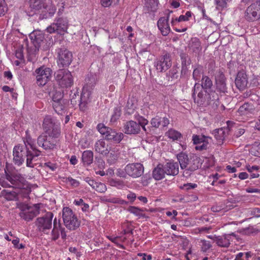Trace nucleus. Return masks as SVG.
<instances>
[{"label": "nucleus", "mask_w": 260, "mask_h": 260, "mask_svg": "<svg viewBox=\"0 0 260 260\" xmlns=\"http://www.w3.org/2000/svg\"><path fill=\"white\" fill-rule=\"evenodd\" d=\"M17 207L21 211L20 216L25 220L30 221L39 213L40 204L29 206L24 203H19L17 204Z\"/></svg>", "instance_id": "nucleus-6"}, {"label": "nucleus", "mask_w": 260, "mask_h": 260, "mask_svg": "<svg viewBox=\"0 0 260 260\" xmlns=\"http://www.w3.org/2000/svg\"><path fill=\"white\" fill-rule=\"evenodd\" d=\"M100 133L104 136V139L119 144L124 138V134L117 132L115 129L105 126L103 123H99L96 127Z\"/></svg>", "instance_id": "nucleus-5"}, {"label": "nucleus", "mask_w": 260, "mask_h": 260, "mask_svg": "<svg viewBox=\"0 0 260 260\" xmlns=\"http://www.w3.org/2000/svg\"><path fill=\"white\" fill-rule=\"evenodd\" d=\"M31 43L28 45L27 53L29 57L34 56L38 52L42 43L44 41V36L42 34H32L30 36ZM29 60V58H28Z\"/></svg>", "instance_id": "nucleus-12"}, {"label": "nucleus", "mask_w": 260, "mask_h": 260, "mask_svg": "<svg viewBox=\"0 0 260 260\" xmlns=\"http://www.w3.org/2000/svg\"><path fill=\"white\" fill-rule=\"evenodd\" d=\"M191 16V13L190 11H187L186 12L184 15H180L179 18H176L175 19H172L171 21V23L172 25H175V23L176 22H181V21H187L189 19V18Z\"/></svg>", "instance_id": "nucleus-44"}, {"label": "nucleus", "mask_w": 260, "mask_h": 260, "mask_svg": "<svg viewBox=\"0 0 260 260\" xmlns=\"http://www.w3.org/2000/svg\"><path fill=\"white\" fill-rule=\"evenodd\" d=\"M60 226L58 225V227H54L52 231V239L53 240H57L59 236V232L60 230L59 229Z\"/></svg>", "instance_id": "nucleus-57"}, {"label": "nucleus", "mask_w": 260, "mask_h": 260, "mask_svg": "<svg viewBox=\"0 0 260 260\" xmlns=\"http://www.w3.org/2000/svg\"><path fill=\"white\" fill-rule=\"evenodd\" d=\"M128 211L131 213L139 217H141L145 215V211L144 210L135 207H130L128 208Z\"/></svg>", "instance_id": "nucleus-51"}, {"label": "nucleus", "mask_w": 260, "mask_h": 260, "mask_svg": "<svg viewBox=\"0 0 260 260\" xmlns=\"http://www.w3.org/2000/svg\"><path fill=\"white\" fill-rule=\"evenodd\" d=\"M197 186L195 183H185L183 186H180L179 187L182 189L189 190L190 189L194 188Z\"/></svg>", "instance_id": "nucleus-60"}, {"label": "nucleus", "mask_w": 260, "mask_h": 260, "mask_svg": "<svg viewBox=\"0 0 260 260\" xmlns=\"http://www.w3.org/2000/svg\"><path fill=\"white\" fill-rule=\"evenodd\" d=\"M167 175H176L179 172V167L177 162H169L165 167Z\"/></svg>", "instance_id": "nucleus-31"}, {"label": "nucleus", "mask_w": 260, "mask_h": 260, "mask_svg": "<svg viewBox=\"0 0 260 260\" xmlns=\"http://www.w3.org/2000/svg\"><path fill=\"white\" fill-rule=\"evenodd\" d=\"M110 185L115 186L118 189H121L125 186L122 180H110Z\"/></svg>", "instance_id": "nucleus-53"}, {"label": "nucleus", "mask_w": 260, "mask_h": 260, "mask_svg": "<svg viewBox=\"0 0 260 260\" xmlns=\"http://www.w3.org/2000/svg\"><path fill=\"white\" fill-rule=\"evenodd\" d=\"M70 100L71 104L73 106L76 105L78 102H79L78 105L79 106L80 103V95L79 94L78 92H74V93L72 92L70 95Z\"/></svg>", "instance_id": "nucleus-48"}, {"label": "nucleus", "mask_w": 260, "mask_h": 260, "mask_svg": "<svg viewBox=\"0 0 260 260\" xmlns=\"http://www.w3.org/2000/svg\"><path fill=\"white\" fill-rule=\"evenodd\" d=\"M121 115V110L119 108H115L113 110V113L111 116V122H114L119 119Z\"/></svg>", "instance_id": "nucleus-54"}, {"label": "nucleus", "mask_w": 260, "mask_h": 260, "mask_svg": "<svg viewBox=\"0 0 260 260\" xmlns=\"http://www.w3.org/2000/svg\"><path fill=\"white\" fill-rule=\"evenodd\" d=\"M235 83L240 90H243L247 87L248 83V76L244 71H240L237 73Z\"/></svg>", "instance_id": "nucleus-23"}, {"label": "nucleus", "mask_w": 260, "mask_h": 260, "mask_svg": "<svg viewBox=\"0 0 260 260\" xmlns=\"http://www.w3.org/2000/svg\"><path fill=\"white\" fill-rule=\"evenodd\" d=\"M54 76L57 83L62 88L71 87L73 84V77L68 70L60 69L55 73Z\"/></svg>", "instance_id": "nucleus-8"}, {"label": "nucleus", "mask_w": 260, "mask_h": 260, "mask_svg": "<svg viewBox=\"0 0 260 260\" xmlns=\"http://www.w3.org/2000/svg\"><path fill=\"white\" fill-rule=\"evenodd\" d=\"M211 138L202 135H193L192 138L194 144L199 145L202 144V146H196L195 147V149L199 151L207 149L209 144V140Z\"/></svg>", "instance_id": "nucleus-21"}, {"label": "nucleus", "mask_w": 260, "mask_h": 260, "mask_svg": "<svg viewBox=\"0 0 260 260\" xmlns=\"http://www.w3.org/2000/svg\"><path fill=\"white\" fill-rule=\"evenodd\" d=\"M189 48L193 52L199 54L202 50L201 42L199 39L197 38L191 39L189 45Z\"/></svg>", "instance_id": "nucleus-34"}, {"label": "nucleus", "mask_w": 260, "mask_h": 260, "mask_svg": "<svg viewBox=\"0 0 260 260\" xmlns=\"http://www.w3.org/2000/svg\"><path fill=\"white\" fill-rule=\"evenodd\" d=\"M82 161L84 166H89L93 160V153L91 150L84 151L82 155Z\"/></svg>", "instance_id": "nucleus-32"}, {"label": "nucleus", "mask_w": 260, "mask_h": 260, "mask_svg": "<svg viewBox=\"0 0 260 260\" xmlns=\"http://www.w3.org/2000/svg\"><path fill=\"white\" fill-rule=\"evenodd\" d=\"M157 26L164 36H167L170 31V27L165 17H161L157 21Z\"/></svg>", "instance_id": "nucleus-28"}, {"label": "nucleus", "mask_w": 260, "mask_h": 260, "mask_svg": "<svg viewBox=\"0 0 260 260\" xmlns=\"http://www.w3.org/2000/svg\"><path fill=\"white\" fill-rule=\"evenodd\" d=\"M181 66H189L191 64V59L188 55L184 53L180 54Z\"/></svg>", "instance_id": "nucleus-50"}, {"label": "nucleus", "mask_w": 260, "mask_h": 260, "mask_svg": "<svg viewBox=\"0 0 260 260\" xmlns=\"http://www.w3.org/2000/svg\"><path fill=\"white\" fill-rule=\"evenodd\" d=\"M53 214L51 212L47 213L45 217L39 218L37 219V225L40 231L46 233L47 230L51 228Z\"/></svg>", "instance_id": "nucleus-20"}, {"label": "nucleus", "mask_w": 260, "mask_h": 260, "mask_svg": "<svg viewBox=\"0 0 260 260\" xmlns=\"http://www.w3.org/2000/svg\"><path fill=\"white\" fill-rule=\"evenodd\" d=\"M41 152L36 148V146H31V150L27 147V157L26 159V166L29 167H33L32 160L36 161V157L41 155Z\"/></svg>", "instance_id": "nucleus-25"}, {"label": "nucleus", "mask_w": 260, "mask_h": 260, "mask_svg": "<svg viewBox=\"0 0 260 260\" xmlns=\"http://www.w3.org/2000/svg\"><path fill=\"white\" fill-rule=\"evenodd\" d=\"M57 51L58 65L62 68L68 67L73 60L72 52L65 48H58Z\"/></svg>", "instance_id": "nucleus-15"}, {"label": "nucleus", "mask_w": 260, "mask_h": 260, "mask_svg": "<svg viewBox=\"0 0 260 260\" xmlns=\"http://www.w3.org/2000/svg\"><path fill=\"white\" fill-rule=\"evenodd\" d=\"M15 56L16 58L23 60L24 59L23 48L22 47H18L15 51Z\"/></svg>", "instance_id": "nucleus-59"}, {"label": "nucleus", "mask_w": 260, "mask_h": 260, "mask_svg": "<svg viewBox=\"0 0 260 260\" xmlns=\"http://www.w3.org/2000/svg\"><path fill=\"white\" fill-rule=\"evenodd\" d=\"M215 242L219 247H228L234 239H237L236 235L232 233L215 237Z\"/></svg>", "instance_id": "nucleus-22"}, {"label": "nucleus", "mask_w": 260, "mask_h": 260, "mask_svg": "<svg viewBox=\"0 0 260 260\" xmlns=\"http://www.w3.org/2000/svg\"><path fill=\"white\" fill-rule=\"evenodd\" d=\"M44 2L42 0H30L29 6L25 10L27 15L29 17L38 16L44 6Z\"/></svg>", "instance_id": "nucleus-19"}, {"label": "nucleus", "mask_w": 260, "mask_h": 260, "mask_svg": "<svg viewBox=\"0 0 260 260\" xmlns=\"http://www.w3.org/2000/svg\"><path fill=\"white\" fill-rule=\"evenodd\" d=\"M44 134L49 135L52 137L59 138L61 134L60 122L50 115L45 116L42 123Z\"/></svg>", "instance_id": "nucleus-3"}, {"label": "nucleus", "mask_w": 260, "mask_h": 260, "mask_svg": "<svg viewBox=\"0 0 260 260\" xmlns=\"http://www.w3.org/2000/svg\"><path fill=\"white\" fill-rule=\"evenodd\" d=\"M245 17L249 21H254L260 18V0L252 4L247 8Z\"/></svg>", "instance_id": "nucleus-16"}, {"label": "nucleus", "mask_w": 260, "mask_h": 260, "mask_svg": "<svg viewBox=\"0 0 260 260\" xmlns=\"http://www.w3.org/2000/svg\"><path fill=\"white\" fill-rule=\"evenodd\" d=\"M8 8L4 0H0V17L4 16L7 12Z\"/></svg>", "instance_id": "nucleus-56"}, {"label": "nucleus", "mask_w": 260, "mask_h": 260, "mask_svg": "<svg viewBox=\"0 0 260 260\" xmlns=\"http://www.w3.org/2000/svg\"><path fill=\"white\" fill-rule=\"evenodd\" d=\"M172 66L171 55L170 53L166 52L161 55L159 59L155 62L154 66L156 69L160 72H165Z\"/></svg>", "instance_id": "nucleus-17"}, {"label": "nucleus", "mask_w": 260, "mask_h": 260, "mask_svg": "<svg viewBox=\"0 0 260 260\" xmlns=\"http://www.w3.org/2000/svg\"><path fill=\"white\" fill-rule=\"evenodd\" d=\"M192 96L194 103L198 106H209L213 110H215L219 105L217 94L215 91L208 92L207 90H203L198 83H196L194 85Z\"/></svg>", "instance_id": "nucleus-1"}, {"label": "nucleus", "mask_w": 260, "mask_h": 260, "mask_svg": "<svg viewBox=\"0 0 260 260\" xmlns=\"http://www.w3.org/2000/svg\"><path fill=\"white\" fill-rule=\"evenodd\" d=\"M218 10H222L226 7L228 0H214Z\"/></svg>", "instance_id": "nucleus-55"}, {"label": "nucleus", "mask_w": 260, "mask_h": 260, "mask_svg": "<svg viewBox=\"0 0 260 260\" xmlns=\"http://www.w3.org/2000/svg\"><path fill=\"white\" fill-rule=\"evenodd\" d=\"M203 73V67L198 66L197 68L194 69L192 77L195 80H199L201 77V74Z\"/></svg>", "instance_id": "nucleus-52"}, {"label": "nucleus", "mask_w": 260, "mask_h": 260, "mask_svg": "<svg viewBox=\"0 0 260 260\" xmlns=\"http://www.w3.org/2000/svg\"><path fill=\"white\" fill-rule=\"evenodd\" d=\"M50 94L52 98L53 103L65 100L63 99V94L62 90H54L50 93Z\"/></svg>", "instance_id": "nucleus-41"}, {"label": "nucleus", "mask_w": 260, "mask_h": 260, "mask_svg": "<svg viewBox=\"0 0 260 260\" xmlns=\"http://www.w3.org/2000/svg\"><path fill=\"white\" fill-rule=\"evenodd\" d=\"M13 155L15 165L21 166L24 162L25 157H27V147L21 144L15 146L13 148Z\"/></svg>", "instance_id": "nucleus-13"}, {"label": "nucleus", "mask_w": 260, "mask_h": 260, "mask_svg": "<svg viewBox=\"0 0 260 260\" xmlns=\"http://www.w3.org/2000/svg\"><path fill=\"white\" fill-rule=\"evenodd\" d=\"M147 10L151 12H156L158 9V0H149L147 2Z\"/></svg>", "instance_id": "nucleus-47"}, {"label": "nucleus", "mask_w": 260, "mask_h": 260, "mask_svg": "<svg viewBox=\"0 0 260 260\" xmlns=\"http://www.w3.org/2000/svg\"><path fill=\"white\" fill-rule=\"evenodd\" d=\"M62 218L64 225L71 230H74L80 225V222L77 218L75 216L72 210L68 207L63 208Z\"/></svg>", "instance_id": "nucleus-10"}, {"label": "nucleus", "mask_w": 260, "mask_h": 260, "mask_svg": "<svg viewBox=\"0 0 260 260\" xmlns=\"http://www.w3.org/2000/svg\"><path fill=\"white\" fill-rule=\"evenodd\" d=\"M66 100L52 103L54 110L57 114L62 115L66 111Z\"/></svg>", "instance_id": "nucleus-35"}, {"label": "nucleus", "mask_w": 260, "mask_h": 260, "mask_svg": "<svg viewBox=\"0 0 260 260\" xmlns=\"http://www.w3.org/2000/svg\"><path fill=\"white\" fill-rule=\"evenodd\" d=\"M203 90H207L211 89L213 86V83L211 79L207 76H203L200 85Z\"/></svg>", "instance_id": "nucleus-40"}, {"label": "nucleus", "mask_w": 260, "mask_h": 260, "mask_svg": "<svg viewBox=\"0 0 260 260\" xmlns=\"http://www.w3.org/2000/svg\"><path fill=\"white\" fill-rule=\"evenodd\" d=\"M17 198V195L15 192H7L5 194V199L8 201H13L16 200Z\"/></svg>", "instance_id": "nucleus-61"}, {"label": "nucleus", "mask_w": 260, "mask_h": 260, "mask_svg": "<svg viewBox=\"0 0 260 260\" xmlns=\"http://www.w3.org/2000/svg\"><path fill=\"white\" fill-rule=\"evenodd\" d=\"M113 2V0H100L101 5L104 7H110Z\"/></svg>", "instance_id": "nucleus-63"}, {"label": "nucleus", "mask_w": 260, "mask_h": 260, "mask_svg": "<svg viewBox=\"0 0 260 260\" xmlns=\"http://www.w3.org/2000/svg\"><path fill=\"white\" fill-rule=\"evenodd\" d=\"M68 22L66 18L59 17L56 18L53 23L48 26L46 31L49 34L56 32L60 35H63L67 31Z\"/></svg>", "instance_id": "nucleus-11"}, {"label": "nucleus", "mask_w": 260, "mask_h": 260, "mask_svg": "<svg viewBox=\"0 0 260 260\" xmlns=\"http://www.w3.org/2000/svg\"><path fill=\"white\" fill-rule=\"evenodd\" d=\"M161 164H158L153 171V177L154 179H163L165 177L166 172Z\"/></svg>", "instance_id": "nucleus-36"}, {"label": "nucleus", "mask_w": 260, "mask_h": 260, "mask_svg": "<svg viewBox=\"0 0 260 260\" xmlns=\"http://www.w3.org/2000/svg\"><path fill=\"white\" fill-rule=\"evenodd\" d=\"M185 257L186 260H196L195 258H193L194 256L192 254L191 248L189 249V250L187 251Z\"/></svg>", "instance_id": "nucleus-64"}, {"label": "nucleus", "mask_w": 260, "mask_h": 260, "mask_svg": "<svg viewBox=\"0 0 260 260\" xmlns=\"http://www.w3.org/2000/svg\"><path fill=\"white\" fill-rule=\"evenodd\" d=\"M161 122V118L156 116L151 119V124L153 127H158L160 125Z\"/></svg>", "instance_id": "nucleus-58"}, {"label": "nucleus", "mask_w": 260, "mask_h": 260, "mask_svg": "<svg viewBox=\"0 0 260 260\" xmlns=\"http://www.w3.org/2000/svg\"><path fill=\"white\" fill-rule=\"evenodd\" d=\"M215 81L217 89L220 92H225L226 91V78L221 71H219L215 76Z\"/></svg>", "instance_id": "nucleus-26"}, {"label": "nucleus", "mask_w": 260, "mask_h": 260, "mask_svg": "<svg viewBox=\"0 0 260 260\" xmlns=\"http://www.w3.org/2000/svg\"><path fill=\"white\" fill-rule=\"evenodd\" d=\"M137 107V101L134 98H129L125 107V114L131 115L135 112Z\"/></svg>", "instance_id": "nucleus-33"}, {"label": "nucleus", "mask_w": 260, "mask_h": 260, "mask_svg": "<svg viewBox=\"0 0 260 260\" xmlns=\"http://www.w3.org/2000/svg\"><path fill=\"white\" fill-rule=\"evenodd\" d=\"M125 170L129 176L138 178L144 173V168L140 163H133L127 165L125 167Z\"/></svg>", "instance_id": "nucleus-18"}, {"label": "nucleus", "mask_w": 260, "mask_h": 260, "mask_svg": "<svg viewBox=\"0 0 260 260\" xmlns=\"http://www.w3.org/2000/svg\"><path fill=\"white\" fill-rule=\"evenodd\" d=\"M138 120L139 122L138 124H140V127L141 126L142 128L145 131H146V129L145 128V119L142 116H139V117L138 118Z\"/></svg>", "instance_id": "nucleus-62"}, {"label": "nucleus", "mask_w": 260, "mask_h": 260, "mask_svg": "<svg viewBox=\"0 0 260 260\" xmlns=\"http://www.w3.org/2000/svg\"><path fill=\"white\" fill-rule=\"evenodd\" d=\"M166 135L173 140H177L180 138L181 135L177 131L174 129H170L168 132L166 133Z\"/></svg>", "instance_id": "nucleus-46"}, {"label": "nucleus", "mask_w": 260, "mask_h": 260, "mask_svg": "<svg viewBox=\"0 0 260 260\" xmlns=\"http://www.w3.org/2000/svg\"><path fill=\"white\" fill-rule=\"evenodd\" d=\"M140 131V124L133 120L125 122L123 126V132L127 135L138 134Z\"/></svg>", "instance_id": "nucleus-24"}, {"label": "nucleus", "mask_w": 260, "mask_h": 260, "mask_svg": "<svg viewBox=\"0 0 260 260\" xmlns=\"http://www.w3.org/2000/svg\"><path fill=\"white\" fill-rule=\"evenodd\" d=\"M211 210L213 212L224 213L228 211L229 209L224 204L221 203L212 207Z\"/></svg>", "instance_id": "nucleus-45"}, {"label": "nucleus", "mask_w": 260, "mask_h": 260, "mask_svg": "<svg viewBox=\"0 0 260 260\" xmlns=\"http://www.w3.org/2000/svg\"><path fill=\"white\" fill-rule=\"evenodd\" d=\"M57 137L42 134L37 138V144L45 150H52L57 148Z\"/></svg>", "instance_id": "nucleus-9"}, {"label": "nucleus", "mask_w": 260, "mask_h": 260, "mask_svg": "<svg viewBox=\"0 0 260 260\" xmlns=\"http://www.w3.org/2000/svg\"><path fill=\"white\" fill-rule=\"evenodd\" d=\"M88 184L99 192H104L107 190L106 185L100 180H87Z\"/></svg>", "instance_id": "nucleus-29"}, {"label": "nucleus", "mask_w": 260, "mask_h": 260, "mask_svg": "<svg viewBox=\"0 0 260 260\" xmlns=\"http://www.w3.org/2000/svg\"><path fill=\"white\" fill-rule=\"evenodd\" d=\"M56 11V8L53 1H45L41 11L38 15L39 20L46 19L52 17Z\"/></svg>", "instance_id": "nucleus-14"}, {"label": "nucleus", "mask_w": 260, "mask_h": 260, "mask_svg": "<svg viewBox=\"0 0 260 260\" xmlns=\"http://www.w3.org/2000/svg\"><path fill=\"white\" fill-rule=\"evenodd\" d=\"M213 134L218 143L219 145L222 144L225 137V130L222 128L216 129L214 130Z\"/></svg>", "instance_id": "nucleus-37"}, {"label": "nucleus", "mask_w": 260, "mask_h": 260, "mask_svg": "<svg viewBox=\"0 0 260 260\" xmlns=\"http://www.w3.org/2000/svg\"><path fill=\"white\" fill-rule=\"evenodd\" d=\"M252 155L255 156H260V143L258 142H255L252 146L250 151Z\"/></svg>", "instance_id": "nucleus-49"}, {"label": "nucleus", "mask_w": 260, "mask_h": 260, "mask_svg": "<svg viewBox=\"0 0 260 260\" xmlns=\"http://www.w3.org/2000/svg\"><path fill=\"white\" fill-rule=\"evenodd\" d=\"M98 82L97 76L94 74H88L85 79V83L80 95V110L85 111L87 109V104L90 101L92 91Z\"/></svg>", "instance_id": "nucleus-2"}, {"label": "nucleus", "mask_w": 260, "mask_h": 260, "mask_svg": "<svg viewBox=\"0 0 260 260\" xmlns=\"http://www.w3.org/2000/svg\"><path fill=\"white\" fill-rule=\"evenodd\" d=\"M254 111V107L252 105L248 103H244L240 107L238 112L241 115H247L251 113Z\"/></svg>", "instance_id": "nucleus-38"}, {"label": "nucleus", "mask_w": 260, "mask_h": 260, "mask_svg": "<svg viewBox=\"0 0 260 260\" xmlns=\"http://www.w3.org/2000/svg\"><path fill=\"white\" fill-rule=\"evenodd\" d=\"M199 243L201 250L203 252H206L212 247V245L209 241L201 239L199 241Z\"/></svg>", "instance_id": "nucleus-43"}, {"label": "nucleus", "mask_w": 260, "mask_h": 260, "mask_svg": "<svg viewBox=\"0 0 260 260\" xmlns=\"http://www.w3.org/2000/svg\"><path fill=\"white\" fill-rule=\"evenodd\" d=\"M52 73V70L44 66L36 69L34 72V75L36 77L37 85L39 86L45 85L50 80Z\"/></svg>", "instance_id": "nucleus-7"}, {"label": "nucleus", "mask_w": 260, "mask_h": 260, "mask_svg": "<svg viewBox=\"0 0 260 260\" xmlns=\"http://www.w3.org/2000/svg\"><path fill=\"white\" fill-rule=\"evenodd\" d=\"M177 159L181 168L186 169L183 173V176L186 178L190 176L189 171L192 172L199 168V162L196 156L189 158L185 153L181 152L177 155Z\"/></svg>", "instance_id": "nucleus-4"}, {"label": "nucleus", "mask_w": 260, "mask_h": 260, "mask_svg": "<svg viewBox=\"0 0 260 260\" xmlns=\"http://www.w3.org/2000/svg\"><path fill=\"white\" fill-rule=\"evenodd\" d=\"M95 151L102 155H107L109 154L108 148L106 147L104 139L97 141L94 144Z\"/></svg>", "instance_id": "nucleus-30"}, {"label": "nucleus", "mask_w": 260, "mask_h": 260, "mask_svg": "<svg viewBox=\"0 0 260 260\" xmlns=\"http://www.w3.org/2000/svg\"><path fill=\"white\" fill-rule=\"evenodd\" d=\"M5 172L6 174V179H17V176L16 175L15 170L12 167H9L8 165H6Z\"/></svg>", "instance_id": "nucleus-42"}, {"label": "nucleus", "mask_w": 260, "mask_h": 260, "mask_svg": "<svg viewBox=\"0 0 260 260\" xmlns=\"http://www.w3.org/2000/svg\"><path fill=\"white\" fill-rule=\"evenodd\" d=\"M169 79H178L179 77V68L177 66H173L172 68L167 73Z\"/></svg>", "instance_id": "nucleus-39"}, {"label": "nucleus", "mask_w": 260, "mask_h": 260, "mask_svg": "<svg viewBox=\"0 0 260 260\" xmlns=\"http://www.w3.org/2000/svg\"><path fill=\"white\" fill-rule=\"evenodd\" d=\"M119 148L117 146H110L108 149L109 154H108L107 162L112 165L115 164L119 157Z\"/></svg>", "instance_id": "nucleus-27"}]
</instances>
